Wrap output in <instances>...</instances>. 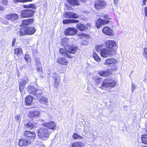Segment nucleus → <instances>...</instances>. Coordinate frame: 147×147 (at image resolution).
Instances as JSON below:
<instances>
[{
	"label": "nucleus",
	"instance_id": "1",
	"mask_svg": "<svg viewBox=\"0 0 147 147\" xmlns=\"http://www.w3.org/2000/svg\"><path fill=\"white\" fill-rule=\"evenodd\" d=\"M61 44L62 45H66L67 48V52L71 54H75L77 51V47L72 44V42L70 39L65 38L62 40Z\"/></svg>",
	"mask_w": 147,
	"mask_h": 147
},
{
	"label": "nucleus",
	"instance_id": "2",
	"mask_svg": "<svg viewBox=\"0 0 147 147\" xmlns=\"http://www.w3.org/2000/svg\"><path fill=\"white\" fill-rule=\"evenodd\" d=\"M116 84V82L113 80L109 78L105 79L103 80L100 88L104 90L110 89L115 86Z\"/></svg>",
	"mask_w": 147,
	"mask_h": 147
},
{
	"label": "nucleus",
	"instance_id": "3",
	"mask_svg": "<svg viewBox=\"0 0 147 147\" xmlns=\"http://www.w3.org/2000/svg\"><path fill=\"white\" fill-rule=\"evenodd\" d=\"M51 131L45 127L40 128L38 132L39 138L41 140H45L49 136Z\"/></svg>",
	"mask_w": 147,
	"mask_h": 147
},
{
	"label": "nucleus",
	"instance_id": "4",
	"mask_svg": "<svg viewBox=\"0 0 147 147\" xmlns=\"http://www.w3.org/2000/svg\"><path fill=\"white\" fill-rule=\"evenodd\" d=\"M100 55L102 57L107 58L113 55L115 53V51H112L107 48H103L101 50Z\"/></svg>",
	"mask_w": 147,
	"mask_h": 147
},
{
	"label": "nucleus",
	"instance_id": "5",
	"mask_svg": "<svg viewBox=\"0 0 147 147\" xmlns=\"http://www.w3.org/2000/svg\"><path fill=\"white\" fill-rule=\"evenodd\" d=\"M28 92L37 97L40 96L42 94V91L39 89H37L34 86H30L28 88Z\"/></svg>",
	"mask_w": 147,
	"mask_h": 147
},
{
	"label": "nucleus",
	"instance_id": "6",
	"mask_svg": "<svg viewBox=\"0 0 147 147\" xmlns=\"http://www.w3.org/2000/svg\"><path fill=\"white\" fill-rule=\"evenodd\" d=\"M117 44L116 42L114 40H107L105 41V47L112 51H115L114 48L117 46Z\"/></svg>",
	"mask_w": 147,
	"mask_h": 147
},
{
	"label": "nucleus",
	"instance_id": "7",
	"mask_svg": "<svg viewBox=\"0 0 147 147\" xmlns=\"http://www.w3.org/2000/svg\"><path fill=\"white\" fill-rule=\"evenodd\" d=\"M34 14V11L31 9H27L22 11L20 16L22 18L32 17Z\"/></svg>",
	"mask_w": 147,
	"mask_h": 147
},
{
	"label": "nucleus",
	"instance_id": "8",
	"mask_svg": "<svg viewBox=\"0 0 147 147\" xmlns=\"http://www.w3.org/2000/svg\"><path fill=\"white\" fill-rule=\"evenodd\" d=\"M24 135L26 137L27 139L29 140V141L31 142L34 140L36 136L35 133L34 131L32 132L29 131H26L24 133Z\"/></svg>",
	"mask_w": 147,
	"mask_h": 147
},
{
	"label": "nucleus",
	"instance_id": "9",
	"mask_svg": "<svg viewBox=\"0 0 147 147\" xmlns=\"http://www.w3.org/2000/svg\"><path fill=\"white\" fill-rule=\"evenodd\" d=\"M106 6V2L103 1L97 0L94 3L95 7L98 9H100L105 7Z\"/></svg>",
	"mask_w": 147,
	"mask_h": 147
},
{
	"label": "nucleus",
	"instance_id": "10",
	"mask_svg": "<svg viewBox=\"0 0 147 147\" xmlns=\"http://www.w3.org/2000/svg\"><path fill=\"white\" fill-rule=\"evenodd\" d=\"M118 63L117 60L113 58L106 59L103 63L104 64L107 65H113L117 64Z\"/></svg>",
	"mask_w": 147,
	"mask_h": 147
},
{
	"label": "nucleus",
	"instance_id": "11",
	"mask_svg": "<svg viewBox=\"0 0 147 147\" xmlns=\"http://www.w3.org/2000/svg\"><path fill=\"white\" fill-rule=\"evenodd\" d=\"M77 30L74 28H69L65 30V34L66 36H72L77 33Z\"/></svg>",
	"mask_w": 147,
	"mask_h": 147
},
{
	"label": "nucleus",
	"instance_id": "12",
	"mask_svg": "<svg viewBox=\"0 0 147 147\" xmlns=\"http://www.w3.org/2000/svg\"><path fill=\"white\" fill-rule=\"evenodd\" d=\"M102 32L107 36H113L114 32L113 30L110 27L106 26L104 27L102 30Z\"/></svg>",
	"mask_w": 147,
	"mask_h": 147
},
{
	"label": "nucleus",
	"instance_id": "13",
	"mask_svg": "<svg viewBox=\"0 0 147 147\" xmlns=\"http://www.w3.org/2000/svg\"><path fill=\"white\" fill-rule=\"evenodd\" d=\"M43 125L47 128L52 130H55L56 126V124L54 122L51 121L47 123H43Z\"/></svg>",
	"mask_w": 147,
	"mask_h": 147
},
{
	"label": "nucleus",
	"instance_id": "14",
	"mask_svg": "<svg viewBox=\"0 0 147 147\" xmlns=\"http://www.w3.org/2000/svg\"><path fill=\"white\" fill-rule=\"evenodd\" d=\"M64 16L66 18H78L79 16L76 14L71 11H67L63 14Z\"/></svg>",
	"mask_w": 147,
	"mask_h": 147
},
{
	"label": "nucleus",
	"instance_id": "15",
	"mask_svg": "<svg viewBox=\"0 0 147 147\" xmlns=\"http://www.w3.org/2000/svg\"><path fill=\"white\" fill-rule=\"evenodd\" d=\"M64 47V48H60L59 49V52L61 55L66 57H68L69 58H72V56L71 55H69L67 54V48L66 45H63Z\"/></svg>",
	"mask_w": 147,
	"mask_h": 147
},
{
	"label": "nucleus",
	"instance_id": "16",
	"mask_svg": "<svg viewBox=\"0 0 147 147\" xmlns=\"http://www.w3.org/2000/svg\"><path fill=\"white\" fill-rule=\"evenodd\" d=\"M109 21V20H102L101 19H99L97 20L96 21V26L97 27V28H99L102 25L108 24Z\"/></svg>",
	"mask_w": 147,
	"mask_h": 147
},
{
	"label": "nucleus",
	"instance_id": "17",
	"mask_svg": "<svg viewBox=\"0 0 147 147\" xmlns=\"http://www.w3.org/2000/svg\"><path fill=\"white\" fill-rule=\"evenodd\" d=\"M28 82V78H25L19 82V89L21 92H23L25 88V86Z\"/></svg>",
	"mask_w": 147,
	"mask_h": 147
},
{
	"label": "nucleus",
	"instance_id": "18",
	"mask_svg": "<svg viewBox=\"0 0 147 147\" xmlns=\"http://www.w3.org/2000/svg\"><path fill=\"white\" fill-rule=\"evenodd\" d=\"M18 15L15 13H10L5 16V18L12 21L16 20L18 18Z\"/></svg>",
	"mask_w": 147,
	"mask_h": 147
},
{
	"label": "nucleus",
	"instance_id": "19",
	"mask_svg": "<svg viewBox=\"0 0 147 147\" xmlns=\"http://www.w3.org/2000/svg\"><path fill=\"white\" fill-rule=\"evenodd\" d=\"M40 115V112L37 110H30L29 111L28 115L30 117L32 118L34 117L38 116Z\"/></svg>",
	"mask_w": 147,
	"mask_h": 147
},
{
	"label": "nucleus",
	"instance_id": "20",
	"mask_svg": "<svg viewBox=\"0 0 147 147\" xmlns=\"http://www.w3.org/2000/svg\"><path fill=\"white\" fill-rule=\"evenodd\" d=\"M58 63L61 65L66 66L67 65L68 61L67 60L63 57H60L57 60Z\"/></svg>",
	"mask_w": 147,
	"mask_h": 147
},
{
	"label": "nucleus",
	"instance_id": "21",
	"mask_svg": "<svg viewBox=\"0 0 147 147\" xmlns=\"http://www.w3.org/2000/svg\"><path fill=\"white\" fill-rule=\"evenodd\" d=\"M30 142L26 139H22L19 140L18 145L20 146H22L23 145L26 146L30 144Z\"/></svg>",
	"mask_w": 147,
	"mask_h": 147
},
{
	"label": "nucleus",
	"instance_id": "22",
	"mask_svg": "<svg viewBox=\"0 0 147 147\" xmlns=\"http://www.w3.org/2000/svg\"><path fill=\"white\" fill-rule=\"evenodd\" d=\"M34 19L33 18H30L27 20H22V24L23 25L27 26L31 24L33 22Z\"/></svg>",
	"mask_w": 147,
	"mask_h": 147
},
{
	"label": "nucleus",
	"instance_id": "23",
	"mask_svg": "<svg viewBox=\"0 0 147 147\" xmlns=\"http://www.w3.org/2000/svg\"><path fill=\"white\" fill-rule=\"evenodd\" d=\"M27 35H31L34 33L36 31L35 28L32 27H27Z\"/></svg>",
	"mask_w": 147,
	"mask_h": 147
},
{
	"label": "nucleus",
	"instance_id": "24",
	"mask_svg": "<svg viewBox=\"0 0 147 147\" xmlns=\"http://www.w3.org/2000/svg\"><path fill=\"white\" fill-rule=\"evenodd\" d=\"M67 2L71 6L78 5H79L78 0H67Z\"/></svg>",
	"mask_w": 147,
	"mask_h": 147
},
{
	"label": "nucleus",
	"instance_id": "25",
	"mask_svg": "<svg viewBox=\"0 0 147 147\" xmlns=\"http://www.w3.org/2000/svg\"><path fill=\"white\" fill-rule=\"evenodd\" d=\"M98 74L100 76L106 77L109 76L110 73L109 71H103L100 70L98 72Z\"/></svg>",
	"mask_w": 147,
	"mask_h": 147
},
{
	"label": "nucleus",
	"instance_id": "26",
	"mask_svg": "<svg viewBox=\"0 0 147 147\" xmlns=\"http://www.w3.org/2000/svg\"><path fill=\"white\" fill-rule=\"evenodd\" d=\"M79 21L76 20H65L63 21V24H66L71 23H77L79 22Z\"/></svg>",
	"mask_w": 147,
	"mask_h": 147
},
{
	"label": "nucleus",
	"instance_id": "27",
	"mask_svg": "<svg viewBox=\"0 0 147 147\" xmlns=\"http://www.w3.org/2000/svg\"><path fill=\"white\" fill-rule=\"evenodd\" d=\"M146 130V134L142 135L141 139L142 143L147 144V126Z\"/></svg>",
	"mask_w": 147,
	"mask_h": 147
},
{
	"label": "nucleus",
	"instance_id": "28",
	"mask_svg": "<svg viewBox=\"0 0 147 147\" xmlns=\"http://www.w3.org/2000/svg\"><path fill=\"white\" fill-rule=\"evenodd\" d=\"M76 27L81 31H83L87 28L85 25L81 24L79 23L77 25Z\"/></svg>",
	"mask_w": 147,
	"mask_h": 147
},
{
	"label": "nucleus",
	"instance_id": "29",
	"mask_svg": "<svg viewBox=\"0 0 147 147\" xmlns=\"http://www.w3.org/2000/svg\"><path fill=\"white\" fill-rule=\"evenodd\" d=\"M33 100L32 97L31 96H27L25 99V102L28 105H30Z\"/></svg>",
	"mask_w": 147,
	"mask_h": 147
},
{
	"label": "nucleus",
	"instance_id": "30",
	"mask_svg": "<svg viewBox=\"0 0 147 147\" xmlns=\"http://www.w3.org/2000/svg\"><path fill=\"white\" fill-rule=\"evenodd\" d=\"M27 27H22L20 28L19 32L21 35H23L25 34H26L27 32Z\"/></svg>",
	"mask_w": 147,
	"mask_h": 147
},
{
	"label": "nucleus",
	"instance_id": "31",
	"mask_svg": "<svg viewBox=\"0 0 147 147\" xmlns=\"http://www.w3.org/2000/svg\"><path fill=\"white\" fill-rule=\"evenodd\" d=\"M84 146L82 142H76L72 144L71 147H83Z\"/></svg>",
	"mask_w": 147,
	"mask_h": 147
},
{
	"label": "nucleus",
	"instance_id": "32",
	"mask_svg": "<svg viewBox=\"0 0 147 147\" xmlns=\"http://www.w3.org/2000/svg\"><path fill=\"white\" fill-rule=\"evenodd\" d=\"M92 56L96 61L97 62H99L100 61L101 58L96 53H93L92 55Z\"/></svg>",
	"mask_w": 147,
	"mask_h": 147
},
{
	"label": "nucleus",
	"instance_id": "33",
	"mask_svg": "<svg viewBox=\"0 0 147 147\" xmlns=\"http://www.w3.org/2000/svg\"><path fill=\"white\" fill-rule=\"evenodd\" d=\"M26 127L29 128H32L34 126V124L32 122H29L25 125Z\"/></svg>",
	"mask_w": 147,
	"mask_h": 147
},
{
	"label": "nucleus",
	"instance_id": "34",
	"mask_svg": "<svg viewBox=\"0 0 147 147\" xmlns=\"http://www.w3.org/2000/svg\"><path fill=\"white\" fill-rule=\"evenodd\" d=\"M36 68L37 72L40 75V76L42 78L43 76L41 74H42L43 71H42V66H37Z\"/></svg>",
	"mask_w": 147,
	"mask_h": 147
},
{
	"label": "nucleus",
	"instance_id": "35",
	"mask_svg": "<svg viewBox=\"0 0 147 147\" xmlns=\"http://www.w3.org/2000/svg\"><path fill=\"white\" fill-rule=\"evenodd\" d=\"M39 102L42 104H45L47 102L48 99L46 98L43 97L41 99H39Z\"/></svg>",
	"mask_w": 147,
	"mask_h": 147
},
{
	"label": "nucleus",
	"instance_id": "36",
	"mask_svg": "<svg viewBox=\"0 0 147 147\" xmlns=\"http://www.w3.org/2000/svg\"><path fill=\"white\" fill-rule=\"evenodd\" d=\"M73 138L75 140L77 139H82L83 138V137L81 136L77 133L74 134L73 136Z\"/></svg>",
	"mask_w": 147,
	"mask_h": 147
},
{
	"label": "nucleus",
	"instance_id": "37",
	"mask_svg": "<svg viewBox=\"0 0 147 147\" xmlns=\"http://www.w3.org/2000/svg\"><path fill=\"white\" fill-rule=\"evenodd\" d=\"M35 147H45V146L42 142L38 141L36 143Z\"/></svg>",
	"mask_w": 147,
	"mask_h": 147
},
{
	"label": "nucleus",
	"instance_id": "38",
	"mask_svg": "<svg viewBox=\"0 0 147 147\" xmlns=\"http://www.w3.org/2000/svg\"><path fill=\"white\" fill-rule=\"evenodd\" d=\"M15 53L16 55H18L22 53V50L21 48H16L14 50Z\"/></svg>",
	"mask_w": 147,
	"mask_h": 147
},
{
	"label": "nucleus",
	"instance_id": "39",
	"mask_svg": "<svg viewBox=\"0 0 147 147\" xmlns=\"http://www.w3.org/2000/svg\"><path fill=\"white\" fill-rule=\"evenodd\" d=\"M80 37L81 38H85V39H88L89 37V36L88 35H86L85 34L83 33H82L80 34Z\"/></svg>",
	"mask_w": 147,
	"mask_h": 147
},
{
	"label": "nucleus",
	"instance_id": "40",
	"mask_svg": "<svg viewBox=\"0 0 147 147\" xmlns=\"http://www.w3.org/2000/svg\"><path fill=\"white\" fill-rule=\"evenodd\" d=\"M53 77L54 78L55 80L60 79V76H59L57 74L55 73H54L53 74Z\"/></svg>",
	"mask_w": 147,
	"mask_h": 147
},
{
	"label": "nucleus",
	"instance_id": "41",
	"mask_svg": "<svg viewBox=\"0 0 147 147\" xmlns=\"http://www.w3.org/2000/svg\"><path fill=\"white\" fill-rule=\"evenodd\" d=\"M60 82V79L55 80L54 86L55 88H57Z\"/></svg>",
	"mask_w": 147,
	"mask_h": 147
},
{
	"label": "nucleus",
	"instance_id": "42",
	"mask_svg": "<svg viewBox=\"0 0 147 147\" xmlns=\"http://www.w3.org/2000/svg\"><path fill=\"white\" fill-rule=\"evenodd\" d=\"M24 58L27 62H30V58L28 55L26 54L25 55Z\"/></svg>",
	"mask_w": 147,
	"mask_h": 147
},
{
	"label": "nucleus",
	"instance_id": "43",
	"mask_svg": "<svg viewBox=\"0 0 147 147\" xmlns=\"http://www.w3.org/2000/svg\"><path fill=\"white\" fill-rule=\"evenodd\" d=\"M36 67L41 66V64L40 63V61L38 59H36Z\"/></svg>",
	"mask_w": 147,
	"mask_h": 147
},
{
	"label": "nucleus",
	"instance_id": "44",
	"mask_svg": "<svg viewBox=\"0 0 147 147\" xmlns=\"http://www.w3.org/2000/svg\"><path fill=\"white\" fill-rule=\"evenodd\" d=\"M21 118V116L20 115H16L15 117V120L20 121Z\"/></svg>",
	"mask_w": 147,
	"mask_h": 147
},
{
	"label": "nucleus",
	"instance_id": "45",
	"mask_svg": "<svg viewBox=\"0 0 147 147\" xmlns=\"http://www.w3.org/2000/svg\"><path fill=\"white\" fill-rule=\"evenodd\" d=\"M8 3L7 0H2L1 2V3L4 5H6Z\"/></svg>",
	"mask_w": 147,
	"mask_h": 147
},
{
	"label": "nucleus",
	"instance_id": "46",
	"mask_svg": "<svg viewBox=\"0 0 147 147\" xmlns=\"http://www.w3.org/2000/svg\"><path fill=\"white\" fill-rule=\"evenodd\" d=\"M144 56L146 57H147V48H145L144 49V53H143Z\"/></svg>",
	"mask_w": 147,
	"mask_h": 147
},
{
	"label": "nucleus",
	"instance_id": "47",
	"mask_svg": "<svg viewBox=\"0 0 147 147\" xmlns=\"http://www.w3.org/2000/svg\"><path fill=\"white\" fill-rule=\"evenodd\" d=\"M13 1L16 3L17 2L25 3V0H13Z\"/></svg>",
	"mask_w": 147,
	"mask_h": 147
},
{
	"label": "nucleus",
	"instance_id": "48",
	"mask_svg": "<svg viewBox=\"0 0 147 147\" xmlns=\"http://www.w3.org/2000/svg\"><path fill=\"white\" fill-rule=\"evenodd\" d=\"M89 130V128L88 126L86 127L84 130V131L86 133H88Z\"/></svg>",
	"mask_w": 147,
	"mask_h": 147
},
{
	"label": "nucleus",
	"instance_id": "49",
	"mask_svg": "<svg viewBox=\"0 0 147 147\" xmlns=\"http://www.w3.org/2000/svg\"><path fill=\"white\" fill-rule=\"evenodd\" d=\"M101 81V78H98L95 80V82L97 84H98Z\"/></svg>",
	"mask_w": 147,
	"mask_h": 147
},
{
	"label": "nucleus",
	"instance_id": "50",
	"mask_svg": "<svg viewBox=\"0 0 147 147\" xmlns=\"http://www.w3.org/2000/svg\"><path fill=\"white\" fill-rule=\"evenodd\" d=\"M30 8L35 9L36 8V6L34 4H30Z\"/></svg>",
	"mask_w": 147,
	"mask_h": 147
},
{
	"label": "nucleus",
	"instance_id": "51",
	"mask_svg": "<svg viewBox=\"0 0 147 147\" xmlns=\"http://www.w3.org/2000/svg\"><path fill=\"white\" fill-rule=\"evenodd\" d=\"M136 88V87H135V85L133 83H132L131 85V90L133 92H134V90Z\"/></svg>",
	"mask_w": 147,
	"mask_h": 147
},
{
	"label": "nucleus",
	"instance_id": "52",
	"mask_svg": "<svg viewBox=\"0 0 147 147\" xmlns=\"http://www.w3.org/2000/svg\"><path fill=\"white\" fill-rule=\"evenodd\" d=\"M16 39H15L13 40L12 42V45L13 47L14 46V45H15V43L16 42Z\"/></svg>",
	"mask_w": 147,
	"mask_h": 147
},
{
	"label": "nucleus",
	"instance_id": "53",
	"mask_svg": "<svg viewBox=\"0 0 147 147\" xmlns=\"http://www.w3.org/2000/svg\"><path fill=\"white\" fill-rule=\"evenodd\" d=\"M144 12L145 16L147 17V7H146L144 9Z\"/></svg>",
	"mask_w": 147,
	"mask_h": 147
},
{
	"label": "nucleus",
	"instance_id": "54",
	"mask_svg": "<svg viewBox=\"0 0 147 147\" xmlns=\"http://www.w3.org/2000/svg\"><path fill=\"white\" fill-rule=\"evenodd\" d=\"M24 8H30V4L28 5H23Z\"/></svg>",
	"mask_w": 147,
	"mask_h": 147
},
{
	"label": "nucleus",
	"instance_id": "55",
	"mask_svg": "<svg viewBox=\"0 0 147 147\" xmlns=\"http://www.w3.org/2000/svg\"><path fill=\"white\" fill-rule=\"evenodd\" d=\"M101 16L105 18L106 19H108V16L107 15H104L102 14V15H101Z\"/></svg>",
	"mask_w": 147,
	"mask_h": 147
},
{
	"label": "nucleus",
	"instance_id": "56",
	"mask_svg": "<svg viewBox=\"0 0 147 147\" xmlns=\"http://www.w3.org/2000/svg\"><path fill=\"white\" fill-rule=\"evenodd\" d=\"M82 44L83 45H86L87 44V41L86 40H85L84 41V42H82Z\"/></svg>",
	"mask_w": 147,
	"mask_h": 147
},
{
	"label": "nucleus",
	"instance_id": "57",
	"mask_svg": "<svg viewBox=\"0 0 147 147\" xmlns=\"http://www.w3.org/2000/svg\"><path fill=\"white\" fill-rule=\"evenodd\" d=\"M146 0H143V5H146Z\"/></svg>",
	"mask_w": 147,
	"mask_h": 147
},
{
	"label": "nucleus",
	"instance_id": "58",
	"mask_svg": "<svg viewBox=\"0 0 147 147\" xmlns=\"http://www.w3.org/2000/svg\"><path fill=\"white\" fill-rule=\"evenodd\" d=\"M4 10V7L2 6H0V10Z\"/></svg>",
	"mask_w": 147,
	"mask_h": 147
},
{
	"label": "nucleus",
	"instance_id": "59",
	"mask_svg": "<svg viewBox=\"0 0 147 147\" xmlns=\"http://www.w3.org/2000/svg\"><path fill=\"white\" fill-rule=\"evenodd\" d=\"M114 1V3L116 4L117 3L118 0H113Z\"/></svg>",
	"mask_w": 147,
	"mask_h": 147
},
{
	"label": "nucleus",
	"instance_id": "60",
	"mask_svg": "<svg viewBox=\"0 0 147 147\" xmlns=\"http://www.w3.org/2000/svg\"><path fill=\"white\" fill-rule=\"evenodd\" d=\"M102 45H100L98 46V48L99 49H101L102 48Z\"/></svg>",
	"mask_w": 147,
	"mask_h": 147
},
{
	"label": "nucleus",
	"instance_id": "61",
	"mask_svg": "<svg viewBox=\"0 0 147 147\" xmlns=\"http://www.w3.org/2000/svg\"><path fill=\"white\" fill-rule=\"evenodd\" d=\"M32 0H25V2H31Z\"/></svg>",
	"mask_w": 147,
	"mask_h": 147
},
{
	"label": "nucleus",
	"instance_id": "62",
	"mask_svg": "<svg viewBox=\"0 0 147 147\" xmlns=\"http://www.w3.org/2000/svg\"><path fill=\"white\" fill-rule=\"evenodd\" d=\"M117 69V68H116V67H115V69H114V68H113V69H112V70L114 71H115V70Z\"/></svg>",
	"mask_w": 147,
	"mask_h": 147
},
{
	"label": "nucleus",
	"instance_id": "63",
	"mask_svg": "<svg viewBox=\"0 0 147 147\" xmlns=\"http://www.w3.org/2000/svg\"><path fill=\"white\" fill-rule=\"evenodd\" d=\"M80 1H81L82 2H84L85 1H86L87 0H80Z\"/></svg>",
	"mask_w": 147,
	"mask_h": 147
},
{
	"label": "nucleus",
	"instance_id": "64",
	"mask_svg": "<svg viewBox=\"0 0 147 147\" xmlns=\"http://www.w3.org/2000/svg\"><path fill=\"white\" fill-rule=\"evenodd\" d=\"M87 147H92V146L91 145H88L87 146Z\"/></svg>",
	"mask_w": 147,
	"mask_h": 147
}]
</instances>
